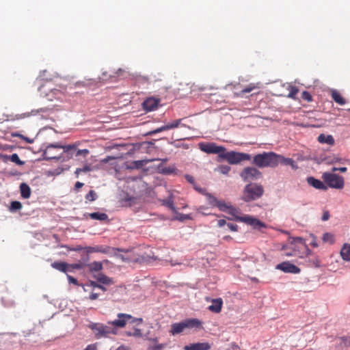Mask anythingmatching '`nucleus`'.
<instances>
[{
	"instance_id": "8fccbe9b",
	"label": "nucleus",
	"mask_w": 350,
	"mask_h": 350,
	"mask_svg": "<svg viewBox=\"0 0 350 350\" xmlns=\"http://www.w3.org/2000/svg\"><path fill=\"white\" fill-rule=\"evenodd\" d=\"M339 339L340 340V344H342L344 346L350 345V337H341Z\"/></svg>"
},
{
	"instance_id": "b1692460",
	"label": "nucleus",
	"mask_w": 350,
	"mask_h": 350,
	"mask_svg": "<svg viewBox=\"0 0 350 350\" xmlns=\"http://www.w3.org/2000/svg\"><path fill=\"white\" fill-rule=\"evenodd\" d=\"M318 142L321 144H327L333 146L335 144V140L332 135L320 134L318 136Z\"/></svg>"
},
{
	"instance_id": "e2e57ef3",
	"label": "nucleus",
	"mask_w": 350,
	"mask_h": 350,
	"mask_svg": "<svg viewBox=\"0 0 350 350\" xmlns=\"http://www.w3.org/2000/svg\"><path fill=\"white\" fill-rule=\"evenodd\" d=\"M83 350H96V346L94 344L88 345Z\"/></svg>"
},
{
	"instance_id": "e433bc0d",
	"label": "nucleus",
	"mask_w": 350,
	"mask_h": 350,
	"mask_svg": "<svg viewBox=\"0 0 350 350\" xmlns=\"http://www.w3.org/2000/svg\"><path fill=\"white\" fill-rule=\"evenodd\" d=\"M217 207L221 211H226L230 208V205L226 204L224 201L218 200L217 204L216 205Z\"/></svg>"
},
{
	"instance_id": "5701e85b",
	"label": "nucleus",
	"mask_w": 350,
	"mask_h": 350,
	"mask_svg": "<svg viewBox=\"0 0 350 350\" xmlns=\"http://www.w3.org/2000/svg\"><path fill=\"white\" fill-rule=\"evenodd\" d=\"M85 216L90 217L94 220H98L100 221H108V215L105 213L95 212L91 213H86Z\"/></svg>"
},
{
	"instance_id": "dca6fc26",
	"label": "nucleus",
	"mask_w": 350,
	"mask_h": 350,
	"mask_svg": "<svg viewBox=\"0 0 350 350\" xmlns=\"http://www.w3.org/2000/svg\"><path fill=\"white\" fill-rule=\"evenodd\" d=\"M108 250L103 246L96 245V246H88L84 247V254H85V256L82 258L85 260V262H88L90 260L89 254L92 253H107Z\"/></svg>"
},
{
	"instance_id": "4be33fe9",
	"label": "nucleus",
	"mask_w": 350,
	"mask_h": 350,
	"mask_svg": "<svg viewBox=\"0 0 350 350\" xmlns=\"http://www.w3.org/2000/svg\"><path fill=\"white\" fill-rule=\"evenodd\" d=\"M160 202L162 205L169 208L174 213H177V210L174 203V197L172 193L167 198L161 200Z\"/></svg>"
},
{
	"instance_id": "412c9836",
	"label": "nucleus",
	"mask_w": 350,
	"mask_h": 350,
	"mask_svg": "<svg viewBox=\"0 0 350 350\" xmlns=\"http://www.w3.org/2000/svg\"><path fill=\"white\" fill-rule=\"evenodd\" d=\"M212 304L210 305L208 309L215 313H219L221 310L223 300L221 298L213 299L211 300Z\"/></svg>"
},
{
	"instance_id": "052dcab7",
	"label": "nucleus",
	"mask_w": 350,
	"mask_h": 350,
	"mask_svg": "<svg viewBox=\"0 0 350 350\" xmlns=\"http://www.w3.org/2000/svg\"><path fill=\"white\" fill-rule=\"evenodd\" d=\"M143 161H135L133 162L134 167L136 168H139L143 166Z\"/></svg>"
},
{
	"instance_id": "680f3d73",
	"label": "nucleus",
	"mask_w": 350,
	"mask_h": 350,
	"mask_svg": "<svg viewBox=\"0 0 350 350\" xmlns=\"http://www.w3.org/2000/svg\"><path fill=\"white\" fill-rule=\"evenodd\" d=\"M83 186V183L81 182H77L75 185V190L77 191L80 188H81Z\"/></svg>"
},
{
	"instance_id": "3c124183",
	"label": "nucleus",
	"mask_w": 350,
	"mask_h": 350,
	"mask_svg": "<svg viewBox=\"0 0 350 350\" xmlns=\"http://www.w3.org/2000/svg\"><path fill=\"white\" fill-rule=\"evenodd\" d=\"M302 98L307 101H311L312 100V96L307 91H304L302 92Z\"/></svg>"
},
{
	"instance_id": "0eeeda50",
	"label": "nucleus",
	"mask_w": 350,
	"mask_h": 350,
	"mask_svg": "<svg viewBox=\"0 0 350 350\" xmlns=\"http://www.w3.org/2000/svg\"><path fill=\"white\" fill-rule=\"evenodd\" d=\"M220 158L225 159L230 165H236L243 161H250L251 155L244 152L235 151L224 152Z\"/></svg>"
},
{
	"instance_id": "ea45409f",
	"label": "nucleus",
	"mask_w": 350,
	"mask_h": 350,
	"mask_svg": "<svg viewBox=\"0 0 350 350\" xmlns=\"http://www.w3.org/2000/svg\"><path fill=\"white\" fill-rule=\"evenodd\" d=\"M10 161L13 163H15L19 165H22L24 164V161H22L18 155L16 153H14L12 154L11 156H10Z\"/></svg>"
},
{
	"instance_id": "79ce46f5",
	"label": "nucleus",
	"mask_w": 350,
	"mask_h": 350,
	"mask_svg": "<svg viewBox=\"0 0 350 350\" xmlns=\"http://www.w3.org/2000/svg\"><path fill=\"white\" fill-rule=\"evenodd\" d=\"M217 170L223 174H227L230 170V167L226 165H221L218 166Z\"/></svg>"
},
{
	"instance_id": "ddd939ff",
	"label": "nucleus",
	"mask_w": 350,
	"mask_h": 350,
	"mask_svg": "<svg viewBox=\"0 0 350 350\" xmlns=\"http://www.w3.org/2000/svg\"><path fill=\"white\" fill-rule=\"evenodd\" d=\"M276 269L280 270L284 273L297 274L300 273L301 269L296 265L291 263L288 261L282 262L278 264L275 267Z\"/></svg>"
},
{
	"instance_id": "7c9ffc66",
	"label": "nucleus",
	"mask_w": 350,
	"mask_h": 350,
	"mask_svg": "<svg viewBox=\"0 0 350 350\" xmlns=\"http://www.w3.org/2000/svg\"><path fill=\"white\" fill-rule=\"evenodd\" d=\"M322 241L323 243L333 244L334 243V236L330 232H325L323 234Z\"/></svg>"
},
{
	"instance_id": "6e6d98bb",
	"label": "nucleus",
	"mask_w": 350,
	"mask_h": 350,
	"mask_svg": "<svg viewBox=\"0 0 350 350\" xmlns=\"http://www.w3.org/2000/svg\"><path fill=\"white\" fill-rule=\"evenodd\" d=\"M67 278H68V282L69 283H72V284H74L75 285H78V281L76 278H75L74 277L70 275H67Z\"/></svg>"
},
{
	"instance_id": "4468645a",
	"label": "nucleus",
	"mask_w": 350,
	"mask_h": 350,
	"mask_svg": "<svg viewBox=\"0 0 350 350\" xmlns=\"http://www.w3.org/2000/svg\"><path fill=\"white\" fill-rule=\"evenodd\" d=\"M236 221L244 222L254 228H260L262 227L265 226V224L260 221L259 219L250 215H245L243 217H236Z\"/></svg>"
},
{
	"instance_id": "9d476101",
	"label": "nucleus",
	"mask_w": 350,
	"mask_h": 350,
	"mask_svg": "<svg viewBox=\"0 0 350 350\" xmlns=\"http://www.w3.org/2000/svg\"><path fill=\"white\" fill-rule=\"evenodd\" d=\"M61 143L50 144L46 146L43 152L44 159L61 162Z\"/></svg>"
},
{
	"instance_id": "bf43d9fd",
	"label": "nucleus",
	"mask_w": 350,
	"mask_h": 350,
	"mask_svg": "<svg viewBox=\"0 0 350 350\" xmlns=\"http://www.w3.org/2000/svg\"><path fill=\"white\" fill-rule=\"evenodd\" d=\"M282 251L284 252V255L286 256V252H292V250L289 249L288 244H286L284 245L282 248Z\"/></svg>"
},
{
	"instance_id": "473e14b6",
	"label": "nucleus",
	"mask_w": 350,
	"mask_h": 350,
	"mask_svg": "<svg viewBox=\"0 0 350 350\" xmlns=\"http://www.w3.org/2000/svg\"><path fill=\"white\" fill-rule=\"evenodd\" d=\"M126 335L127 336H134L136 338H141L142 336V332L140 329L134 328L133 331H126Z\"/></svg>"
},
{
	"instance_id": "6ab92c4d",
	"label": "nucleus",
	"mask_w": 350,
	"mask_h": 350,
	"mask_svg": "<svg viewBox=\"0 0 350 350\" xmlns=\"http://www.w3.org/2000/svg\"><path fill=\"white\" fill-rule=\"evenodd\" d=\"M123 72V70L119 68L116 71H104L102 73L101 79L105 81H113Z\"/></svg>"
},
{
	"instance_id": "a878e982",
	"label": "nucleus",
	"mask_w": 350,
	"mask_h": 350,
	"mask_svg": "<svg viewBox=\"0 0 350 350\" xmlns=\"http://www.w3.org/2000/svg\"><path fill=\"white\" fill-rule=\"evenodd\" d=\"M331 96L332 99L338 105H344L346 104V100L342 96L340 93L336 90L331 91Z\"/></svg>"
},
{
	"instance_id": "2f4dec72",
	"label": "nucleus",
	"mask_w": 350,
	"mask_h": 350,
	"mask_svg": "<svg viewBox=\"0 0 350 350\" xmlns=\"http://www.w3.org/2000/svg\"><path fill=\"white\" fill-rule=\"evenodd\" d=\"M90 171H92V167H91L90 165L85 164L82 167L77 168L75 172V174L76 175V177H79V175L81 172L85 173V172H88Z\"/></svg>"
},
{
	"instance_id": "f03ea898",
	"label": "nucleus",
	"mask_w": 350,
	"mask_h": 350,
	"mask_svg": "<svg viewBox=\"0 0 350 350\" xmlns=\"http://www.w3.org/2000/svg\"><path fill=\"white\" fill-rule=\"evenodd\" d=\"M79 142L68 145H62L61 147V162H66L71 159L74 156L86 158L90 154L88 149H78Z\"/></svg>"
},
{
	"instance_id": "20e7f679",
	"label": "nucleus",
	"mask_w": 350,
	"mask_h": 350,
	"mask_svg": "<svg viewBox=\"0 0 350 350\" xmlns=\"http://www.w3.org/2000/svg\"><path fill=\"white\" fill-rule=\"evenodd\" d=\"M264 193L263 187L257 183H250L244 187L242 200L246 202L260 198Z\"/></svg>"
},
{
	"instance_id": "9b49d317",
	"label": "nucleus",
	"mask_w": 350,
	"mask_h": 350,
	"mask_svg": "<svg viewBox=\"0 0 350 350\" xmlns=\"http://www.w3.org/2000/svg\"><path fill=\"white\" fill-rule=\"evenodd\" d=\"M240 176L245 182H252L262 178V173L254 167H246L240 173Z\"/></svg>"
},
{
	"instance_id": "bb28decb",
	"label": "nucleus",
	"mask_w": 350,
	"mask_h": 350,
	"mask_svg": "<svg viewBox=\"0 0 350 350\" xmlns=\"http://www.w3.org/2000/svg\"><path fill=\"white\" fill-rule=\"evenodd\" d=\"M51 267L59 271L66 273L68 271L70 265L64 262L55 261L51 264Z\"/></svg>"
},
{
	"instance_id": "aec40b11",
	"label": "nucleus",
	"mask_w": 350,
	"mask_h": 350,
	"mask_svg": "<svg viewBox=\"0 0 350 350\" xmlns=\"http://www.w3.org/2000/svg\"><path fill=\"white\" fill-rule=\"evenodd\" d=\"M307 183L315 189L326 191L327 186L321 180L310 176L307 178Z\"/></svg>"
},
{
	"instance_id": "a19ab883",
	"label": "nucleus",
	"mask_w": 350,
	"mask_h": 350,
	"mask_svg": "<svg viewBox=\"0 0 350 350\" xmlns=\"http://www.w3.org/2000/svg\"><path fill=\"white\" fill-rule=\"evenodd\" d=\"M168 126H169L168 124H167L165 125H163V126H162L161 127H159V128L156 129L155 130H153V131H150V135H154V134L161 133L162 131L170 130V128H168Z\"/></svg>"
},
{
	"instance_id": "2eb2a0df",
	"label": "nucleus",
	"mask_w": 350,
	"mask_h": 350,
	"mask_svg": "<svg viewBox=\"0 0 350 350\" xmlns=\"http://www.w3.org/2000/svg\"><path fill=\"white\" fill-rule=\"evenodd\" d=\"M275 167H276L279 164L284 165H290L293 169H297V165L295 163V161L291 158H286L281 154H276L275 152Z\"/></svg>"
},
{
	"instance_id": "5fc2aeb1",
	"label": "nucleus",
	"mask_w": 350,
	"mask_h": 350,
	"mask_svg": "<svg viewBox=\"0 0 350 350\" xmlns=\"http://www.w3.org/2000/svg\"><path fill=\"white\" fill-rule=\"evenodd\" d=\"M297 92H298L297 88L295 87H292L291 90L290 91V93L288 94V96L291 97V98H294L295 96V95L297 94Z\"/></svg>"
},
{
	"instance_id": "393cba45",
	"label": "nucleus",
	"mask_w": 350,
	"mask_h": 350,
	"mask_svg": "<svg viewBox=\"0 0 350 350\" xmlns=\"http://www.w3.org/2000/svg\"><path fill=\"white\" fill-rule=\"evenodd\" d=\"M95 278L98 282L102 284L111 285L114 283V281L111 278L107 276L103 273H99L97 275L95 276Z\"/></svg>"
},
{
	"instance_id": "49530a36",
	"label": "nucleus",
	"mask_w": 350,
	"mask_h": 350,
	"mask_svg": "<svg viewBox=\"0 0 350 350\" xmlns=\"http://www.w3.org/2000/svg\"><path fill=\"white\" fill-rule=\"evenodd\" d=\"M13 136L14 137H20L21 139H23V140H25V142H27V143L29 144H32L33 142V139H29V137H25L23 136V135L20 134V133H14L12 134Z\"/></svg>"
},
{
	"instance_id": "4c0bfd02",
	"label": "nucleus",
	"mask_w": 350,
	"mask_h": 350,
	"mask_svg": "<svg viewBox=\"0 0 350 350\" xmlns=\"http://www.w3.org/2000/svg\"><path fill=\"white\" fill-rule=\"evenodd\" d=\"M98 196L94 190H90L89 193L85 196V199L90 202H93L96 200Z\"/></svg>"
},
{
	"instance_id": "774afa93",
	"label": "nucleus",
	"mask_w": 350,
	"mask_h": 350,
	"mask_svg": "<svg viewBox=\"0 0 350 350\" xmlns=\"http://www.w3.org/2000/svg\"><path fill=\"white\" fill-rule=\"evenodd\" d=\"M217 224L219 227H222L226 224V221L225 219H219L217 221Z\"/></svg>"
},
{
	"instance_id": "c9c22d12",
	"label": "nucleus",
	"mask_w": 350,
	"mask_h": 350,
	"mask_svg": "<svg viewBox=\"0 0 350 350\" xmlns=\"http://www.w3.org/2000/svg\"><path fill=\"white\" fill-rule=\"evenodd\" d=\"M21 208H22V204L20 202L13 201L11 202V204L10 206V211L12 212H14V211L21 209Z\"/></svg>"
},
{
	"instance_id": "864d4df0",
	"label": "nucleus",
	"mask_w": 350,
	"mask_h": 350,
	"mask_svg": "<svg viewBox=\"0 0 350 350\" xmlns=\"http://www.w3.org/2000/svg\"><path fill=\"white\" fill-rule=\"evenodd\" d=\"M228 213L234 217L235 220H236V217H239V215H237V213H238V211L235 208L232 207V206L228 209Z\"/></svg>"
},
{
	"instance_id": "603ef678",
	"label": "nucleus",
	"mask_w": 350,
	"mask_h": 350,
	"mask_svg": "<svg viewBox=\"0 0 350 350\" xmlns=\"http://www.w3.org/2000/svg\"><path fill=\"white\" fill-rule=\"evenodd\" d=\"M131 318L128 319V322L131 323H142L143 320L142 318H134L133 317L131 314H129Z\"/></svg>"
},
{
	"instance_id": "39448f33",
	"label": "nucleus",
	"mask_w": 350,
	"mask_h": 350,
	"mask_svg": "<svg viewBox=\"0 0 350 350\" xmlns=\"http://www.w3.org/2000/svg\"><path fill=\"white\" fill-rule=\"evenodd\" d=\"M252 163L258 168H275V152H263L253 157Z\"/></svg>"
},
{
	"instance_id": "f8f14e48",
	"label": "nucleus",
	"mask_w": 350,
	"mask_h": 350,
	"mask_svg": "<svg viewBox=\"0 0 350 350\" xmlns=\"http://www.w3.org/2000/svg\"><path fill=\"white\" fill-rule=\"evenodd\" d=\"M199 148L202 152L207 154H218L219 157H220V155L226 150L225 147L222 146H217L213 142L200 143Z\"/></svg>"
},
{
	"instance_id": "a18cd8bd",
	"label": "nucleus",
	"mask_w": 350,
	"mask_h": 350,
	"mask_svg": "<svg viewBox=\"0 0 350 350\" xmlns=\"http://www.w3.org/2000/svg\"><path fill=\"white\" fill-rule=\"evenodd\" d=\"M49 111V109L48 107H42V108H40L36 110H32L31 112V114L33 116H35L40 113H47Z\"/></svg>"
},
{
	"instance_id": "a211bd4d",
	"label": "nucleus",
	"mask_w": 350,
	"mask_h": 350,
	"mask_svg": "<svg viewBox=\"0 0 350 350\" xmlns=\"http://www.w3.org/2000/svg\"><path fill=\"white\" fill-rule=\"evenodd\" d=\"M211 347L208 342H196L185 345L184 350H209Z\"/></svg>"
},
{
	"instance_id": "c756f323",
	"label": "nucleus",
	"mask_w": 350,
	"mask_h": 350,
	"mask_svg": "<svg viewBox=\"0 0 350 350\" xmlns=\"http://www.w3.org/2000/svg\"><path fill=\"white\" fill-rule=\"evenodd\" d=\"M88 267L90 271H99L103 269V264L98 261L88 264Z\"/></svg>"
},
{
	"instance_id": "de8ad7c7",
	"label": "nucleus",
	"mask_w": 350,
	"mask_h": 350,
	"mask_svg": "<svg viewBox=\"0 0 350 350\" xmlns=\"http://www.w3.org/2000/svg\"><path fill=\"white\" fill-rule=\"evenodd\" d=\"M165 347V344H156L148 347V350H162Z\"/></svg>"
},
{
	"instance_id": "72a5a7b5",
	"label": "nucleus",
	"mask_w": 350,
	"mask_h": 350,
	"mask_svg": "<svg viewBox=\"0 0 350 350\" xmlns=\"http://www.w3.org/2000/svg\"><path fill=\"white\" fill-rule=\"evenodd\" d=\"M183 120V119L180 118L178 120H175L172 121V122L167 123L168 126H169L168 128H170V129H176L178 126H185V124L181 123Z\"/></svg>"
},
{
	"instance_id": "37998d69",
	"label": "nucleus",
	"mask_w": 350,
	"mask_h": 350,
	"mask_svg": "<svg viewBox=\"0 0 350 350\" xmlns=\"http://www.w3.org/2000/svg\"><path fill=\"white\" fill-rule=\"evenodd\" d=\"M83 260V262H77V263H75V264H72V265H70V267H72V269H83V267H85L87 265H86V262L85 261L84 259Z\"/></svg>"
},
{
	"instance_id": "c85d7f7f",
	"label": "nucleus",
	"mask_w": 350,
	"mask_h": 350,
	"mask_svg": "<svg viewBox=\"0 0 350 350\" xmlns=\"http://www.w3.org/2000/svg\"><path fill=\"white\" fill-rule=\"evenodd\" d=\"M20 191L21 197L24 199H28L31 196V189L26 183H21L20 185Z\"/></svg>"
},
{
	"instance_id": "7ed1b4c3",
	"label": "nucleus",
	"mask_w": 350,
	"mask_h": 350,
	"mask_svg": "<svg viewBox=\"0 0 350 350\" xmlns=\"http://www.w3.org/2000/svg\"><path fill=\"white\" fill-rule=\"evenodd\" d=\"M288 244L292 252H286V256H295L303 258L308 256L311 252L304 240L301 237L292 239Z\"/></svg>"
},
{
	"instance_id": "c03bdc74",
	"label": "nucleus",
	"mask_w": 350,
	"mask_h": 350,
	"mask_svg": "<svg viewBox=\"0 0 350 350\" xmlns=\"http://www.w3.org/2000/svg\"><path fill=\"white\" fill-rule=\"evenodd\" d=\"M90 286L93 287L94 288H98L99 289H101L103 291H107V288L103 285H102V284H100V283L99 284V282H98L97 281L96 282L90 281Z\"/></svg>"
},
{
	"instance_id": "6e6552de",
	"label": "nucleus",
	"mask_w": 350,
	"mask_h": 350,
	"mask_svg": "<svg viewBox=\"0 0 350 350\" xmlns=\"http://www.w3.org/2000/svg\"><path fill=\"white\" fill-rule=\"evenodd\" d=\"M325 183L327 187L336 189H342L345 186V180L342 176L336 174L325 172L322 176Z\"/></svg>"
},
{
	"instance_id": "4d7b16f0",
	"label": "nucleus",
	"mask_w": 350,
	"mask_h": 350,
	"mask_svg": "<svg viewBox=\"0 0 350 350\" xmlns=\"http://www.w3.org/2000/svg\"><path fill=\"white\" fill-rule=\"evenodd\" d=\"M227 226L228 227V228L233 231V232H237L238 230V226L236 225V224H231V223H228L227 224Z\"/></svg>"
},
{
	"instance_id": "58836bf2",
	"label": "nucleus",
	"mask_w": 350,
	"mask_h": 350,
	"mask_svg": "<svg viewBox=\"0 0 350 350\" xmlns=\"http://www.w3.org/2000/svg\"><path fill=\"white\" fill-rule=\"evenodd\" d=\"M206 197L208 204L211 206H216L218 200L215 196L210 193H206Z\"/></svg>"
},
{
	"instance_id": "338daca9",
	"label": "nucleus",
	"mask_w": 350,
	"mask_h": 350,
	"mask_svg": "<svg viewBox=\"0 0 350 350\" xmlns=\"http://www.w3.org/2000/svg\"><path fill=\"white\" fill-rule=\"evenodd\" d=\"M310 245L314 247H317L319 246V245L317 242V239L314 237H313L312 240L310 243Z\"/></svg>"
},
{
	"instance_id": "69168bd1",
	"label": "nucleus",
	"mask_w": 350,
	"mask_h": 350,
	"mask_svg": "<svg viewBox=\"0 0 350 350\" xmlns=\"http://www.w3.org/2000/svg\"><path fill=\"white\" fill-rule=\"evenodd\" d=\"M98 294L92 293L90 295L89 299L91 300H95V299H98Z\"/></svg>"
},
{
	"instance_id": "f3484780",
	"label": "nucleus",
	"mask_w": 350,
	"mask_h": 350,
	"mask_svg": "<svg viewBox=\"0 0 350 350\" xmlns=\"http://www.w3.org/2000/svg\"><path fill=\"white\" fill-rule=\"evenodd\" d=\"M159 102V99L153 97H149L143 102V109L146 111H154L158 108Z\"/></svg>"
},
{
	"instance_id": "09e8293b",
	"label": "nucleus",
	"mask_w": 350,
	"mask_h": 350,
	"mask_svg": "<svg viewBox=\"0 0 350 350\" xmlns=\"http://www.w3.org/2000/svg\"><path fill=\"white\" fill-rule=\"evenodd\" d=\"M254 88H255L254 85L250 84L247 87H246L245 88H244L241 90V94H245L249 93V92H252Z\"/></svg>"
},
{
	"instance_id": "13d9d810",
	"label": "nucleus",
	"mask_w": 350,
	"mask_h": 350,
	"mask_svg": "<svg viewBox=\"0 0 350 350\" xmlns=\"http://www.w3.org/2000/svg\"><path fill=\"white\" fill-rule=\"evenodd\" d=\"M185 178L189 183L194 185L195 179L192 176L187 174L185 176Z\"/></svg>"
},
{
	"instance_id": "0e129e2a",
	"label": "nucleus",
	"mask_w": 350,
	"mask_h": 350,
	"mask_svg": "<svg viewBox=\"0 0 350 350\" xmlns=\"http://www.w3.org/2000/svg\"><path fill=\"white\" fill-rule=\"evenodd\" d=\"M329 212H327V211L325 212L323 214L322 220L323 221H327V220L329 219Z\"/></svg>"
},
{
	"instance_id": "423d86ee",
	"label": "nucleus",
	"mask_w": 350,
	"mask_h": 350,
	"mask_svg": "<svg viewBox=\"0 0 350 350\" xmlns=\"http://www.w3.org/2000/svg\"><path fill=\"white\" fill-rule=\"evenodd\" d=\"M202 322L198 319H187L181 322L172 324L170 333L172 335L180 334L185 329L200 328Z\"/></svg>"
},
{
	"instance_id": "f704fd0d",
	"label": "nucleus",
	"mask_w": 350,
	"mask_h": 350,
	"mask_svg": "<svg viewBox=\"0 0 350 350\" xmlns=\"http://www.w3.org/2000/svg\"><path fill=\"white\" fill-rule=\"evenodd\" d=\"M175 214H176V216L173 218V220H178L180 221H183L185 220L191 219L190 215H187V214L179 213L178 212H177V213H175Z\"/></svg>"
},
{
	"instance_id": "cd10ccee",
	"label": "nucleus",
	"mask_w": 350,
	"mask_h": 350,
	"mask_svg": "<svg viewBox=\"0 0 350 350\" xmlns=\"http://www.w3.org/2000/svg\"><path fill=\"white\" fill-rule=\"evenodd\" d=\"M340 256L342 260L350 262V244L345 243L340 250Z\"/></svg>"
},
{
	"instance_id": "f257e3e1",
	"label": "nucleus",
	"mask_w": 350,
	"mask_h": 350,
	"mask_svg": "<svg viewBox=\"0 0 350 350\" xmlns=\"http://www.w3.org/2000/svg\"><path fill=\"white\" fill-rule=\"evenodd\" d=\"M118 319L109 321L107 324L101 323L91 322L88 327L92 331L96 339L107 338L109 335H116L118 328H123L126 326L128 319L131 317L125 313H118Z\"/></svg>"
},
{
	"instance_id": "1a4fd4ad",
	"label": "nucleus",
	"mask_w": 350,
	"mask_h": 350,
	"mask_svg": "<svg viewBox=\"0 0 350 350\" xmlns=\"http://www.w3.org/2000/svg\"><path fill=\"white\" fill-rule=\"evenodd\" d=\"M44 88L45 86L42 85L40 88V91L42 94H44V96L50 101L53 100H63L66 98V88L64 86L49 89L47 92L44 90Z\"/></svg>"
}]
</instances>
